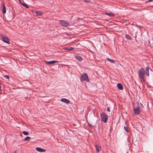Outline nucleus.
<instances>
[{
    "mask_svg": "<svg viewBox=\"0 0 153 153\" xmlns=\"http://www.w3.org/2000/svg\"><path fill=\"white\" fill-rule=\"evenodd\" d=\"M117 86L118 88H119V89L120 90H122L123 89V85L120 83H118L117 85Z\"/></svg>",
    "mask_w": 153,
    "mask_h": 153,
    "instance_id": "9",
    "label": "nucleus"
},
{
    "mask_svg": "<svg viewBox=\"0 0 153 153\" xmlns=\"http://www.w3.org/2000/svg\"><path fill=\"white\" fill-rule=\"evenodd\" d=\"M2 11L4 13H5L6 12V8L4 4H3Z\"/></svg>",
    "mask_w": 153,
    "mask_h": 153,
    "instance_id": "16",
    "label": "nucleus"
},
{
    "mask_svg": "<svg viewBox=\"0 0 153 153\" xmlns=\"http://www.w3.org/2000/svg\"><path fill=\"white\" fill-rule=\"evenodd\" d=\"M106 59H107V60L108 61H109V62H110L111 63H115L114 61L112 59H111L108 58H106Z\"/></svg>",
    "mask_w": 153,
    "mask_h": 153,
    "instance_id": "17",
    "label": "nucleus"
},
{
    "mask_svg": "<svg viewBox=\"0 0 153 153\" xmlns=\"http://www.w3.org/2000/svg\"><path fill=\"white\" fill-rule=\"evenodd\" d=\"M88 125L91 126H92V125H91V124H90L89 123H88Z\"/></svg>",
    "mask_w": 153,
    "mask_h": 153,
    "instance_id": "28",
    "label": "nucleus"
},
{
    "mask_svg": "<svg viewBox=\"0 0 153 153\" xmlns=\"http://www.w3.org/2000/svg\"><path fill=\"white\" fill-rule=\"evenodd\" d=\"M101 117L102 121L105 123H106L108 120V115L105 113H103L101 114Z\"/></svg>",
    "mask_w": 153,
    "mask_h": 153,
    "instance_id": "3",
    "label": "nucleus"
},
{
    "mask_svg": "<svg viewBox=\"0 0 153 153\" xmlns=\"http://www.w3.org/2000/svg\"><path fill=\"white\" fill-rule=\"evenodd\" d=\"M146 74L148 76H149V67L148 66L146 67Z\"/></svg>",
    "mask_w": 153,
    "mask_h": 153,
    "instance_id": "14",
    "label": "nucleus"
},
{
    "mask_svg": "<svg viewBox=\"0 0 153 153\" xmlns=\"http://www.w3.org/2000/svg\"><path fill=\"white\" fill-rule=\"evenodd\" d=\"M74 49V48H72V47H71V48H68L65 49V50H67L69 51H71L72 50H73Z\"/></svg>",
    "mask_w": 153,
    "mask_h": 153,
    "instance_id": "20",
    "label": "nucleus"
},
{
    "mask_svg": "<svg viewBox=\"0 0 153 153\" xmlns=\"http://www.w3.org/2000/svg\"><path fill=\"white\" fill-rule=\"evenodd\" d=\"M14 153H16V151H15V152Z\"/></svg>",
    "mask_w": 153,
    "mask_h": 153,
    "instance_id": "31",
    "label": "nucleus"
},
{
    "mask_svg": "<svg viewBox=\"0 0 153 153\" xmlns=\"http://www.w3.org/2000/svg\"><path fill=\"white\" fill-rule=\"evenodd\" d=\"M61 101H62V102H65L67 104H68V103H69V102H70V101L68 100H67L65 98H63V99H61Z\"/></svg>",
    "mask_w": 153,
    "mask_h": 153,
    "instance_id": "10",
    "label": "nucleus"
},
{
    "mask_svg": "<svg viewBox=\"0 0 153 153\" xmlns=\"http://www.w3.org/2000/svg\"><path fill=\"white\" fill-rule=\"evenodd\" d=\"M105 14L109 16H114L115 15L114 14V13L111 12H105Z\"/></svg>",
    "mask_w": 153,
    "mask_h": 153,
    "instance_id": "11",
    "label": "nucleus"
},
{
    "mask_svg": "<svg viewBox=\"0 0 153 153\" xmlns=\"http://www.w3.org/2000/svg\"><path fill=\"white\" fill-rule=\"evenodd\" d=\"M80 79L82 82H83L84 81H86L87 82H89L90 81L87 74L85 73H83L81 75Z\"/></svg>",
    "mask_w": 153,
    "mask_h": 153,
    "instance_id": "2",
    "label": "nucleus"
},
{
    "mask_svg": "<svg viewBox=\"0 0 153 153\" xmlns=\"http://www.w3.org/2000/svg\"><path fill=\"white\" fill-rule=\"evenodd\" d=\"M5 76V77H6L7 79H9V77L8 76H7L6 75V76Z\"/></svg>",
    "mask_w": 153,
    "mask_h": 153,
    "instance_id": "26",
    "label": "nucleus"
},
{
    "mask_svg": "<svg viewBox=\"0 0 153 153\" xmlns=\"http://www.w3.org/2000/svg\"><path fill=\"white\" fill-rule=\"evenodd\" d=\"M19 2H20V3H22V2H21V0H19Z\"/></svg>",
    "mask_w": 153,
    "mask_h": 153,
    "instance_id": "30",
    "label": "nucleus"
},
{
    "mask_svg": "<svg viewBox=\"0 0 153 153\" xmlns=\"http://www.w3.org/2000/svg\"><path fill=\"white\" fill-rule=\"evenodd\" d=\"M1 39H2V40L4 42L8 44H10V42L9 41V39L6 36H5L2 35L1 36Z\"/></svg>",
    "mask_w": 153,
    "mask_h": 153,
    "instance_id": "5",
    "label": "nucleus"
},
{
    "mask_svg": "<svg viewBox=\"0 0 153 153\" xmlns=\"http://www.w3.org/2000/svg\"><path fill=\"white\" fill-rule=\"evenodd\" d=\"M75 58H76V59L77 60H78V61H79V62L81 61L82 60V57L80 56H75Z\"/></svg>",
    "mask_w": 153,
    "mask_h": 153,
    "instance_id": "12",
    "label": "nucleus"
},
{
    "mask_svg": "<svg viewBox=\"0 0 153 153\" xmlns=\"http://www.w3.org/2000/svg\"><path fill=\"white\" fill-rule=\"evenodd\" d=\"M21 4L23 6L26 7L27 8H29V7L26 4L23 3H21Z\"/></svg>",
    "mask_w": 153,
    "mask_h": 153,
    "instance_id": "18",
    "label": "nucleus"
},
{
    "mask_svg": "<svg viewBox=\"0 0 153 153\" xmlns=\"http://www.w3.org/2000/svg\"><path fill=\"white\" fill-rule=\"evenodd\" d=\"M22 133L23 134H24L25 135H28L29 134V133L28 132L26 131H23Z\"/></svg>",
    "mask_w": 153,
    "mask_h": 153,
    "instance_id": "22",
    "label": "nucleus"
},
{
    "mask_svg": "<svg viewBox=\"0 0 153 153\" xmlns=\"http://www.w3.org/2000/svg\"><path fill=\"white\" fill-rule=\"evenodd\" d=\"M152 1H153V0H149V1L148 2H151Z\"/></svg>",
    "mask_w": 153,
    "mask_h": 153,
    "instance_id": "29",
    "label": "nucleus"
},
{
    "mask_svg": "<svg viewBox=\"0 0 153 153\" xmlns=\"http://www.w3.org/2000/svg\"><path fill=\"white\" fill-rule=\"evenodd\" d=\"M107 111L109 112L110 111V108L109 107H108L107 108Z\"/></svg>",
    "mask_w": 153,
    "mask_h": 153,
    "instance_id": "24",
    "label": "nucleus"
},
{
    "mask_svg": "<svg viewBox=\"0 0 153 153\" xmlns=\"http://www.w3.org/2000/svg\"><path fill=\"white\" fill-rule=\"evenodd\" d=\"M124 128L125 129V130L126 132H128V129L127 127L126 126H124Z\"/></svg>",
    "mask_w": 153,
    "mask_h": 153,
    "instance_id": "23",
    "label": "nucleus"
},
{
    "mask_svg": "<svg viewBox=\"0 0 153 153\" xmlns=\"http://www.w3.org/2000/svg\"><path fill=\"white\" fill-rule=\"evenodd\" d=\"M134 111L135 114H139L140 112L139 107H137L136 108H134Z\"/></svg>",
    "mask_w": 153,
    "mask_h": 153,
    "instance_id": "6",
    "label": "nucleus"
},
{
    "mask_svg": "<svg viewBox=\"0 0 153 153\" xmlns=\"http://www.w3.org/2000/svg\"><path fill=\"white\" fill-rule=\"evenodd\" d=\"M95 146L96 150L98 152H99L101 149V147L97 145H95Z\"/></svg>",
    "mask_w": 153,
    "mask_h": 153,
    "instance_id": "13",
    "label": "nucleus"
},
{
    "mask_svg": "<svg viewBox=\"0 0 153 153\" xmlns=\"http://www.w3.org/2000/svg\"><path fill=\"white\" fill-rule=\"evenodd\" d=\"M140 106L142 107V108H143L144 107L143 105V104L142 103H140Z\"/></svg>",
    "mask_w": 153,
    "mask_h": 153,
    "instance_id": "25",
    "label": "nucleus"
},
{
    "mask_svg": "<svg viewBox=\"0 0 153 153\" xmlns=\"http://www.w3.org/2000/svg\"><path fill=\"white\" fill-rule=\"evenodd\" d=\"M84 1L86 2H88L89 1H87V0H84Z\"/></svg>",
    "mask_w": 153,
    "mask_h": 153,
    "instance_id": "27",
    "label": "nucleus"
},
{
    "mask_svg": "<svg viewBox=\"0 0 153 153\" xmlns=\"http://www.w3.org/2000/svg\"><path fill=\"white\" fill-rule=\"evenodd\" d=\"M59 22L60 24L63 26L67 27L69 24V23L67 21L60 20Z\"/></svg>",
    "mask_w": 153,
    "mask_h": 153,
    "instance_id": "4",
    "label": "nucleus"
},
{
    "mask_svg": "<svg viewBox=\"0 0 153 153\" xmlns=\"http://www.w3.org/2000/svg\"><path fill=\"white\" fill-rule=\"evenodd\" d=\"M45 62L47 64L52 65L54 64L56 62H57V61H56L53 60V61H46Z\"/></svg>",
    "mask_w": 153,
    "mask_h": 153,
    "instance_id": "7",
    "label": "nucleus"
},
{
    "mask_svg": "<svg viewBox=\"0 0 153 153\" xmlns=\"http://www.w3.org/2000/svg\"><path fill=\"white\" fill-rule=\"evenodd\" d=\"M42 13L39 12H36L34 13V15L36 16H40L42 15Z\"/></svg>",
    "mask_w": 153,
    "mask_h": 153,
    "instance_id": "15",
    "label": "nucleus"
},
{
    "mask_svg": "<svg viewBox=\"0 0 153 153\" xmlns=\"http://www.w3.org/2000/svg\"><path fill=\"white\" fill-rule=\"evenodd\" d=\"M36 150L38 152H44L45 151V149L39 147L36 148Z\"/></svg>",
    "mask_w": 153,
    "mask_h": 153,
    "instance_id": "8",
    "label": "nucleus"
},
{
    "mask_svg": "<svg viewBox=\"0 0 153 153\" xmlns=\"http://www.w3.org/2000/svg\"><path fill=\"white\" fill-rule=\"evenodd\" d=\"M30 138V137L27 136L25 138V141H29Z\"/></svg>",
    "mask_w": 153,
    "mask_h": 153,
    "instance_id": "19",
    "label": "nucleus"
},
{
    "mask_svg": "<svg viewBox=\"0 0 153 153\" xmlns=\"http://www.w3.org/2000/svg\"><path fill=\"white\" fill-rule=\"evenodd\" d=\"M139 76L142 81H144L145 71L143 68H141L138 72Z\"/></svg>",
    "mask_w": 153,
    "mask_h": 153,
    "instance_id": "1",
    "label": "nucleus"
},
{
    "mask_svg": "<svg viewBox=\"0 0 153 153\" xmlns=\"http://www.w3.org/2000/svg\"><path fill=\"white\" fill-rule=\"evenodd\" d=\"M125 36L127 39L129 40H131V39L130 36H129L128 35L126 34L125 35Z\"/></svg>",
    "mask_w": 153,
    "mask_h": 153,
    "instance_id": "21",
    "label": "nucleus"
}]
</instances>
